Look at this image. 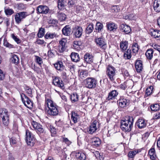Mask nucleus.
<instances>
[{
  "instance_id": "nucleus-42",
  "label": "nucleus",
  "mask_w": 160,
  "mask_h": 160,
  "mask_svg": "<svg viewBox=\"0 0 160 160\" xmlns=\"http://www.w3.org/2000/svg\"><path fill=\"white\" fill-rule=\"evenodd\" d=\"M90 24H89L88 27L86 28V36L85 39L86 40H89L90 38L89 34L90 33V27H89Z\"/></svg>"
},
{
  "instance_id": "nucleus-24",
  "label": "nucleus",
  "mask_w": 160,
  "mask_h": 160,
  "mask_svg": "<svg viewBox=\"0 0 160 160\" xmlns=\"http://www.w3.org/2000/svg\"><path fill=\"white\" fill-rule=\"evenodd\" d=\"M71 58L72 61L75 62L78 61L80 59L78 54L75 52H72L71 53Z\"/></svg>"
},
{
  "instance_id": "nucleus-60",
  "label": "nucleus",
  "mask_w": 160,
  "mask_h": 160,
  "mask_svg": "<svg viewBox=\"0 0 160 160\" xmlns=\"http://www.w3.org/2000/svg\"><path fill=\"white\" fill-rule=\"evenodd\" d=\"M63 142H64L68 145H70L71 143V142L68 139V138H63Z\"/></svg>"
},
{
  "instance_id": "nucleus-7",
  "label": "nucleus",
  "mask_w": 160,
  "mask_h": 160,
  "mask_svg": "<svg viewBox=\"0 0 160 160\" xmlns=\"http://www.w3.org/2000/svg\"><path fill=\"white\" fill-rule=\"evenodd\" d=\"M21 97L24 105L28 108H32L33 104L31 100L24 94H21Z\"/></svg>"
},
{
  "instance_id": "nucleus-8",
  "label": "nucleus",
  "mask_w": 160,
  "mask_h": 160,
  "mask_svg": "<svg viewBox=\"0 0 160 160\" xmlns=\"http://www.w3.org/2000/svg\"><path fill=\"white\" fill-rule=\"evenodd\" d=\"M95 42L103 49L105 50L107 48V44L104 38L102 37L96 38L95 39Z\"/></svg>"
},
{
  "instance_id": "nucleus-11",
  "label": "nucleus",
  "mask_w": 160,
  "mask_h": 160,
  "mask_svg": "<svg viewBox=\"0 0 160 160\" xmlns=\"http://www.w3.org/2000/svg\"><path fill=\"white\" fill-rule=\"evenodd\" d=\"M67 41L64 39H62L59 41L58 50L60 53H62L65 51L67 48Z\"/></svg>"
},
{
  "instance_id": "nucleus-13",
  "label": "nucleus",
  "mask_w": 160,
  "mask_h": 160,
  "mask_svg": "<svg viewBox=\"0 0 160 160\" xmlns=\"http://www.w3.org/2000/svg\"><path fill=\"white\" fill-rule=\"evenodd\" d=\"M119 106L123 108L128 106L129 104V100L123 98H120L118 101Z\"/></svg>"
},
{
  "instance_id": "nucleus-15",
  "label": "nucleus",
  "mask_w": 160,
  "mask_h": 160,
  "mask_svg": "<svg viewBox=\"0 0 160 160\" xmlns=\"http://www.w3.org/2000/svg\"><path fill=\"white\" fill-rule=\"evenodd\" d=\"M107 27L108 30L114 32L118 28V25L114 23L110 22L107 23Z\"/></svg>"
},
{
  "instance_id": "nucleus-54",
  "label": "nucleus",
  "mask_w": 160,
  "mask_h": 160,
  "mask_svg": "<svg viewBox=\"0 0 160 160\" xmlns=\"http://www.w3.org/2000/svg\"><path fill=\"white\" fill-rule=\"evenodd\" d=\"M36 62L39 65H41L43 63L42 59L38 56H35Z\"/></svg>"
},
{
  "instance_id": "nucleus-17",
  "label": "nucleus",
  "mask_w": 160,
  "mask_h": 160,
  "mask_svg": "<svg viewBox=\"0 0 160 160\" xmlns=\"http://www.w3.org/2000/svg\"><path fill=\"white\" fill-rule=\"evenodd\" d=\"M101 143L100 139L97 137L92 138L91 140V145L94 147H97Z\"/></svg>"
},
{
  "instance_id": "nucleus-34",
  "label": "nucleus",
  "mask_w": 160,
  "mask_h": 160,
  "mask_svg": "<svg viewBox=\"0 0 160 160\" xmlns=\"http://www.w3.org/2000/svg\"><path fill=\"white\" fill-rule=\"evenodd\" d=\"M97 121L95 120L93 122L92 124L91 125V134L94 133L97 130Z\"/></svg>"
},
{
  "instance_id": "nucleus-26",
  "label": "nucleus",
  "mask_w": 160,
  "mask_h": 160,
  "mask_svg": "<svg viewBox=\"0 0 160 160\" xmlns=\"http://www.w3.org/2000/svg\"><path fill=\"white\" fill-rule=\"evenodd\" d=\"M71 119L74 123H76L79 118V116L77 112H72L71 113Z\"/></svg>"
},
{
  "instance_id": "nucleus-16",
  "label": "nucleus",
  "mask_w": 160,
  "mask_h": 160,
  "mask_svg": "<svg viewBox=\"0 0 160 160\" xmlns=\"http://www.w3.org/2000/svg\"><path fill=\"white\" fill-rule=\"evenodd\" d=\"M120 28L122 32L126 34H128L131 31V29L130 27L125 24L122 23L120 25Z\"/></svg>"
},
{
  "instance_id": "nucleus-10",
  "label": "nucleus",
  "mask_w": 160,
  "mask_h": 160,
  "mask_svg": "<svg viewBox=\"0 0 160 160\" xmlns=\"http://www.w3.org/2000/svg\"><path fill=\"white\" fill-rule=\"evenodd\" d=\"M49 8L46 6L39 5L36 9L37 13L38 14H47L49 11Z\"/></svg>"
},
{
  "instance_id": "nucleus-45",
  "label": "nucleus",
  "mask_w": 160,
  "mask_h": 160,
  "mask_svg": "<svg viewBox=\"0 0 160 160\" xmlns=\"http://www.w3.org/2000/svg\"><path fill=\"white\" fill-rule=\"evenodd\" d=\"M103 27V24L102 23L99 22H97L96 25L95 29L96 30H98V32H99L102 29Z\"/></svg>"
},
{
  "instance_id": "nucleus-48",
  "label": "nucleus",
  "mask_w": 160,
  "mask_h": 160,
  "mask_svg": "<svg viewBox=\"0 0 160 160\" xmlns=\"http://www.w3.org/2000/svg\"><path fill=\"white\" fill-rule=\"evenodd\" d=\"M32 124L33 128L36 130L39 127H41V124H40L34 121H33L32 122Z\"/></svg>"
},
{
  "instance_id": "nucleus-35",
  "label": "nucleus",
  "mask_w": 160,
  "mask_h": 160,
  "mask_svg": "<svg viewBox=\"0 0 160 160\" xmlns=\"http://www.w3.org/2000/svg\"><path fill=\"white\" fill-rule=\"evenodd\" d=\"M151 109L152 111H156L160 109V103H156L151 106Z\"/></svg>"
},
{
  "instance_id": "nucleus-57",
  "label": "nucleus",
  "mask_w": 160,
  "mask_h": 160,
  "mask_svg": "<svg viewBox=\"0 0 160 160\" xmlns=\"http://www.w3.org/2000/svg\"><path fill=\"white\" fill-rule=\"evenodd\" d=\"M90 78H88L85 81V83L86 84V87L88 88H90V81H89Z\"/></svg>"
},
{
  "instance_id": "nucleus-43",
  "label": "nucleus",
  "mask_w": 160,
  "mask_h": 160,
  "mask_svg": "<svg viewBox=\"0 0 160 160\" xmlns=\"http://www.w3.org/2000/svg\"><path fill=\"white\" fill-rule=\"evenodd\" d=\"M97 84L96 80L94 78H91V88H95Z\"/></svg>"
},
{
  "instance_id": "nucleus-21",
  "label": "nucleus",
  "mask_w": 160,
  "mask_h": 160,
  "mask_svg": "<svg viewBox=\"0 0 160 160\" xmlns=\"http://www.w3.org/2000/svg\"><path fill=\"white\" fill-rule=\"evenodd\" d=\"M10 61L12 63L17 65L19 62V59L17 55L12 54L10 59Z\"/></svg>"
},
{
  "instance_id": "nucleus-14",
  "label": "nucleus",
  "mask_w": 160,
  "mask_h": 160,
  "mask_svg": "<svg viewBox=\"0 0 160 160\" xmlns=\"http://www.w3.org/2000/svg\"><path fill=\"white\" fill-rule=\"evenodd\" d=\"M135 67L137 72H140L143 69L142 61L140 60H136L135 63Z\"/></svg>"
},
{
  "instance_id": "nucleus-18",
  "label": "nucleus",
  "mask_w": 160,
  "mask_h": 160,
  "mask_svg": "<svg viewBox=\"0 0 160 160\" xmlns=\"http://www.w3.org/2000/svg\"><path fill=\"white\" fill-rule=\"evenodd\" d=\"M150 34L155 38L160 40V31L157 29H152L151 30Z\"/></svg>"
},
{
  "instance_id": "nucleus-47",
  "label": "nucleus",
  "mask_w": 160,
  "mask_h": 160,
  "mask_svg": "<svg viewBox=\"0 0 160 160\" xmlns=\"http://www.w3.org/2000/svg\"><path fill=\"white\" fill-rule=\"evenodd\" d=\"M49 129L50 131L51 136H54L56 133V130L55 128L53 126L50 125Z\"/></svg>"
},
{
  "instance_id": "nucleus-64",
  "label": "nucleus",
  "mask_w": 160,
  "mask_h": 160,
  "mask_svg": "<svg viewBox=\"0 0 160 160\" xmlns=\"http://www.w3.org/2000/svg\"><path fill=\"white\" fill-rule=\"evenodd\" d=\"M10 142L11 144H14L16 143V140L13 138H11L10 139Z\"/></svg>"
},
{
  "instance_id": "nucleus-12",
  "label": "nucleus",
  "mask_w": 160,
  "mask_h": 160,
  "mask_svg": "<svg viewBox=\"0 0 160 160\" xmlns=\"http://www.w3.org/2000/svg\"><path fill=\"white\" fill-rule=\"evenodd\" d=\"M82 31L83 30L81 27L76 26L74 28L73 33L76 38H79L82 34Z\"/></svg>"
},
{
  "instance_id": "nucleus-38",
  "label": "nucleus",
  "mask_w": 160,
  "mask_h": 160,
  "mask_svg": "<svg viewBox=\"0 0 160 160\" xmlns=\"http://www.w3.org/2000/svg\"><path fill=\"white\" fill-rule=\"evenodd\" d=\"M45 33V29L44 28H39L38 33V36L39 38L43 37Z\"/></svg>"
},
{
  "instance_id": "nucleus-56",
  "label": "nucleus",
  "mask_w": 160,
  "mask_h": 160,
  "mask_svg": "<svg viewBox=\"0 0 160 160\" xmlns=\"http://www.w3.org/2000/svg\"><path fill=\"white\" fill-rule=\"evenodd\" d=\"M100 153L97 151H91V155L94 156L96 158H98Z\"/></svg>"
},
{
  "instance_id": "nucleus-63",
  "label": "nucleus",
  "mask_w": 160,
  "mask_h": 160,
  "mask_svg": "<svg viewBox=\"0 0 160 160\" xmlns=\"http://www.w3.org/2000/svg\"><path fill=\"white\" fill-rule=\"evenodd\" d=\"M49 22L50 23L53 24L54 25L57 24L58 23L57 21L56 20H49Z\"/></svg>"
},
{
  "instance_id": "nucleus-4",
  "label": "nucleus",
  "mask_w": 160,
  "mask_h": 160,
  "mask_svg": "<svg viewBox=\"0 0 160 160\" xmlns=\"http://www.w3.org/2000/svg\"><path fill=\"white\" fill-rule=\"evenodd\" d=\"M116 71L115 68L112 66L109 65L107 68L106 74L112 81L115 79Z\"/></svg>"
},
{
  "instance_id": "nucleus-61",
  "label": "nucleus",
  "mask_w": 160,
  "mask_h": 160,
  "mask_svg": "<svg viewBox=\"0 0 160 160\" xmlns=\"http://www.w3.org/2000/svg\"><path fill=\"white\" fill-rule=\"evenodd\" d=\"M153 118L155 119H159L160 118V112H157L155 113L153 116Z\"/></svg>"
},
{
  "instance_id": "nucleus-59",
  "label": "nucleus",
  "mask_w": 160,
  "mask_h": 160,
  "mask_svg": "<svg viewBox=\"0 0 160 160\" xmlns=\"http://www.w3.org/2000/svg\"><path fill=\"white\" fill-rule=\"evenodd\" d=\"M152 47L154 49L160 52V46L155 44L152 45Z\"/></svg>"
},
{
  "instance_id": "nucleus-2",
  "label": "nucleus",
  "mask_w": 160,
  "mask_h": 160,
  "mask_svg": "<svg viewBox=\"0 0 160 160\" xmlns=\"http://www.w3.org/2000/svg\"><path fill=\"white\" fill-rule=\"evenodd\" d=\"M133 118L129 116L123 118L120 121V127L124 132H130L133 126Z\"/></svg>"
},
{
  "instance_id": "nucleus-51",
  "label": "nucleus",
  "mask_w": 160,
  "mask_h": 160,
  "mask_svg": "<svg viewBox=\"0 0 160 160\" xmlns=\"http://www.w3.org/2000/svg\"><path fill=\"white\" fill-rule=\"evenodd\" d=\"M36 130H37L36 132L38 134L45 132L44 130L42 128V125H41V127H39Z\"/></svg>"
},
{
  "instance_id": "nucleus-49",
  "label": "nucleus",
  "mask_w": 160,
  "mask_h": 160,
  "mask_svg": "<svg viewBox=\"0 0 160 160\" xmlns=\"http://www.w3.org/2000/svg\"><path fill=\"white\" fill-rule=\"evenodd\" d=\"M111 10L113 12H117L120 11V8L118 6H113L111 7Z\"/></svg>"
},
{
  "instance_id": "nucleus-36",
  "label": "nucleus",
  "mask_w": 160,
  "mask_h": 160,
  "mask_svg": "<svg viewBox=\"0 0 160 160\" xmlns=\"http://www.w3.org/2000/svg\"><path fill=\"white\" fill-rule=\"evenodd\" d=\"M65 2V0H58V8L59 9L62 10L64 8Z\"/></svg>"
},
{
  "instance_id": "nucleus-1",
  "label": "nucleus",
  "mask_w": 160,
  "mask_h": 160,
  "mask_svg": "<svg viewBox=\"0 0 160 160\" xmlns=\"http://www.w3.org/2000/svg\"><path fill=\"white\" fill-rule=\"evenodd\" d=\"M45 105L48 108L47 113L48 115L56 116L59 113L58 106L56 104L50 99L46 100Z\"/></svg>"
},
{
  "instance_id": "nucleus-6",
  "label": "nucleus",
  "mask_w": 160,
  "mask_h": 160,
  "mask_svg": "<svg viewBox=\"0 0 160 160\" xmlns=\"http://www.w3.org/2000/svg\"><path fill=\"white\" fill-rule=\"evenodd\" d=\"M26 12H21L17 13L15 16V19L16 23L19 24L21 22L28 16Z\"/></svg>"
},
{
  "instance_id": "nucleus-22",
  "label": "nucleus",
  "mask_w": 160,
  "mask_h": 160,
  "mask_svg": "<svg viewBox=\"0 0 160 160\" xmlns=\"http://www.w3.org/2000/svg\"><path fill=\"white\" fill-rule=\"evenodd\" d=\"M153 7L154 10L157 12H160V0H154Z\"/></svg>"
},
{
  "instance_id": "nucleus-19",
  "label": "nucleus",
  "mask_w": 160,
  "mask_h": 160,
  "mask_svg": "<svg viewBox=\"0 0 160 160\" xmlns=\"http://www.w3.org/2000/svg\"><path fill=\"white\" fill-rule=\"evenodd\" d=\"M139 128L142 129L145 128L146 125L145 121L142 119H138L136 122L135 124Z\"/></svg>"
},
{
  "instance_id": "nucleus-41",
  "label": "nucleus",
  "mask_w": 160,
  "mask_h": 160,
  "mask_svg": "<svg viewBox=\"0 0 160 160\" xmlns=\"http://www.w3.org/2000/svg\"><path fill=\"white\" fill-rule=\"evenodd\" d=\"M84 60L85 62L89 64L90 63V54L89 53H86L85 54Z\"/></svg>"
},
{
  "instance_id": "nucleus-25",
  "label": "nucleus",
  "mask_w": 160,
  "mask_h": 160,
  "mask_svg": "<svg viewBox=\"0 0 160 160\" xmlns=\"http://www.w3.org/2000/svg\"><path fill=\"white\" fill-rule=\"evenodd\" d=\"M153 50L152 48L148 49L145 55L147 58L149 60H151L153 57Z\"/></svg>"
},
{
  "instance_id": "nucleus-31",
  "label": "nucleus",
  "mask_w": 160,
  "mask_h": 160,
  "mask_svg": "<svg viewBox=\"0 0 160 160\" xmlns=\"http://www.w3.org/2000/svg\"><path fill=\"white\" fill-rule=\"evenodd\" d=\"M132 55L135 56L138 50V44L135 42L133 43L132 45Z\"/></svg>"
},
{
  "instance_id": "nucleus-5",
  "label": "nucleus",
  "mask_w": 160,
  "mask_h": 160,
  "mask_svg": "<svg viewBox=\"0 0 160 160\" xmlns=\"http://www.w3.org/2000/svg\"><path fill=\"white\" fill-rule=\"evenodd\" d=\"M26 140L27 144L30 146H33L34 144V137L31 132L27 130L26 132Z\"/></svg>"
},
{
  "instance_id": "nucleus-28",
  "label": "nucleus",
  "mask_w": 160,
  "mask_h": 160,
  "mask_svg": "<svg viewBox=\"0 0 160 160\" xmlns=\"http://www.w3.org/2000/svg\"><path fill=\"white\" fill-rule=\"evenodd\" d=\"M54 66L55 68L58 70L62 71L64 69V66L62 61H59L56 63L54 64Z\"/></svg>"
},
{
  "instance_id": "nucleus-58",
  "label": "nucleus",
  "mask_w": 160,
  "mask_h": 160,
  "mask_svg": "<svg viewBox=\"0 0 160 160\" xmlns=\"http://www.w3.org/2000/svg\"><path fill=\"white\" fill-rule=\"evenodd\" d=\"M26 92L28 94V96H31L32 95V90L29 87H26L25 88Z\"/></svg>"
},
{
  "instance_id": "nucleus-33",
  "label": "nucleus",
  "mask_w": 160,
  "mask_h": 160,
  "mask_svg": "<svg viewBox=\"0 0 160 160\" xmlns=\"http://www.w3.org/2000/svg\"><path fill=\"white\" fill-rule=\"evenodd\" d=\"M123 57L125 59H129L132 57L131 50L130 49H127V51H125L123 55Z\"/></svg>"
},
{
  "instance_id": "nucleus-32",
  "label": "nucleus",
  "mask_w": 160,
  "mask_h": 160,
  "mask_svg": "<svg viewBox=\"0 0 160 160\" xmlns=\"http://www.w3.org/2000/svg\"><path fill=\"white\" fill-rule=\"evenodd\" d=\"M148 154L150 158L152 160H155L156 158V155L155 153V150L154 148H151L149 151Z\"/></svg>"
},
{
  "instance_id": "nucleus-30",
  "label": "nucleus",
  "mask_w": 160,
  "mask_h": 160,
  "mask_svg": "<svg viewBox=\"0 0 160 160\" xmlns=\"http://www.w3.org/2000/svg\"><path fill=\"white\" fill-rule=\"evenodd\" d=\"M57 36V33L54 32L52 33L51 32H47L45 35L44 37L47 39H52L56 37Z\"/></svg>"
},
{
  "instance_id": "nucleus-39",
  "label": "nucleus",
  "mask_w": 160,
  "mask_h": 160,
  "mask_svg": "<svg viewBox=\"0 0 160 160\" xmlns=\"http://www.w3.org/2000/svg\"><path fill=\"white\" fill-rule=\"evenodd\" d=\"M57 17L61 21L65 20L66 18V15L63 13L61 12H58Z\"/></svg>"
},
{
  "instance_id": "nucleus-20",
  "label": "nucleus",
  "mask_w": 160,
  "mask_h": 160,
  "mask_svg": "<svg viewBox=\"0 0 160 160\" xmlns=\"http://www.w3.org/2000/svg\"><path fill=\"white\" fill-rule=\"evenodd\" d=\"M71 29L69 25L66 26L62 29V34L66 36H69L71 35Z\"/></svg>"
},
{
  "instance_id": "nucleus-37",
  "label": "nucleus",
  "mask_w": 160,
  "mask_h": 160,
  "mask_svg": "<svg viewBox=\"0 0 160 160\" xmlns=\"http://www.w3.org/2000/svg\"><path fill=\"white\" fill-rule=\"evenodd\" d=\"M70 99L72 102H77L78 100V96L77 93H73L70 95Z\"/></svg>"
},
{
  "instance_id": "nucleus-50",
  "label": "nucleus",
  "mask_w": 160,
  "mask_h": 160,
  "mask_svg": "<svg viewBox=\"0 0 160 160\" xmlns=\"http://www.w3.org/2000/svg\"><path fill=\"white\" fill-rule=\"evenodd\" d=\"M18 9L19 10H23L26 8L25 5L22 3H19L17 4Z\"/></svg>"
},
{
  "instance_id": "nucleus-9",
  "label": "nucleus",
  "mask_w": 160,
  "mask_h": 160,
  "mask_svg": "<svg viewBox=\"0 0 160 160\" xmlns=\"http://www.w3.org/2000/svg\"><path fill=\"white\" fill-rule=\"evenodd\" d=\"M52 84L55 86L59 87L62 89H65L64 83L62 81L59 77H55L53 79Z\"/></svg>"
},
{
  "instance_id": "nucleus-3",
  "label": "nucleus",
  "mask_w": 160,
  "mask_h": 160,
  "mask_svg": "<svg viewBox=\"0 0 160 160\" xmlns=\"http://www.w3.org/2000/svg\"><path fill=\"white\" fill-rule=\"evenodd\" d=\"M0 117L2 118L3 124L8 126L9 123V115L8 111L5 108L0 110Z\"/></svg>"
},
{
  "instance_id": "nucleus-55",
  "label": "nucleus",
  "mask_w": 160,
  "mask_h": 160,
  "mask_svg": "<svg viewBox=\"0 0 160 160\" xmlns=\"http://www.w3.org/2000/svg\"><path fill=\"white\" fill-rule=\"evenodd\" d=\"M11 36L12 38L17 43H20L21 40L18 38L16 36H15L14 34H12Z\"/></svg>"
},
{
  "instance_id": "nucleus-23",
  "label": "nucleus",
  "mask_w": 160,
  "mask_h": 160,
  "mask_svg": "<svg viewBox=\"0 0 160 160\" xmlns=\"http://www.w3.org/2000/svg\"><path fill=\"white\" fill-rule=\"evenodd\" d=\"M118 92L115 90H112L108 94V97L107 98V99L109 100L114 99L118 95Z\"/></svg>"
},
{
  "instance_id": "nucleus-40",
  "label": "nucleus",
  "mask_w": 160,
  "mask_h": 160,
  "mask_svg": "<svg viewBox=\"0 0 160 160\" xmlns=\"http://www.w3.org/2000/svg\"><path fill=\"white\" fill-rule=\"evenodd\" d=\"M153 87L152 86H150L146 90L145 95L148 96L151 95L152 92Z\"/></svg>"
},
{
  "instance_id": "nucleus-46",
  "label": "nucleus",
  "mask_w": 160,
  "mask_h": 160,
  "mask_svg": "<svg viewBox=\"0 0 160 160\" xmlns=\"http://www.w3.org/2000/svg\"><path fill=\"white\" fill-rule=\"evenodd\" d=\"M138 151L136 150L130 151L128 153V156L130 158H132L136 154L138 153Z\"/></svg>"
},
{
  "instance_id": "nucleus-44",
  "label": "nucleus",
  "mask_w": 160,
  "mask_h": 160,
  "mask_svg": "<svg viewBox=\"0 0 160 160\" xmlns=\"http://www.w3.org/2000/svg\"><path fill=\"white\" fill-rule=\"evenodd\" d=\"M3 45L7 48H14V46L9 43L6 39H4L3 40Z\"/></svg>"
},
{
  "instance_id": "nucleus-62",
  "label": "nucleus",
  "mask_w": 160,
  "mask_h": 160,
  "mask_svg": "<svg viewBox=\"0 0 160 160\" xmlns=\"http://www.w3.org/2000/svg\"><path fill=\"white\" fill-rule=\"evenodd\" d=\"M5 77V75L3 73L2 70L0 69V80L3 79Z\"/></svg>"
},
{
  "instance_id": "nucleus-53",
  "label": "nucleus",
  "mask_w": 160,
  "mask_h": 160,
  "mask_svg": "<svg viewBox=\"0 0 160 160\" xmlns=\"http://www.w3.org/2000/svg\"><path fill=\"white\" fill-rule=\"evenodd\" d=\"M124 18L126 19L134 20L135 19L134 15L133 14H129L124 17Z\"/></svg>"
},
{
  "instance_id": "nucleus-52",
  "label": "nucleus",
  "mask_w": 160,
  "mask_h": 160,
  "mask_svg": "<svg viewBox=\"0 0 160 160\" xmlns=\"http://www.w3.org/2000/svg\"><path fill=\"white\" fill-rule=\"evenodd\" d=\"M5 14L7 15H11L14 13V11L12 9H8L5 10Z\"/></svg>"
},
{
  "instance_id": "nucleus-27",
  "label": "nucleus",
  "mask_w": 160,
  "mask_h": 160,
  "mask_svg": "<svg viewBox=\"0 0 160 160\" xmlns=\"http://www.w3.org/2000/svg\"><path fill=\"white\" fill-rule=\"evenodd\" d=\"M128 46V42L127 41H122L120 42V47L122 51H125L127 49Z\"/></svg>"
},
{
  "instance_id": "nucleus-29",
  "label": "nucleus",
  "mask_w": 160,
  "mask_h": 160,
  "mask_svg": "<svg viewBox=\"0 0 160 160\" xmlns=\"http://www.w3.org/2000/svg\"><path fill=\"white\" fill-rule=\"evenodd\" d=\"M76 156L78 159L80 160H84L86 158L85 154L81 152H77Z\"/></svg>"
}]
</instances>
